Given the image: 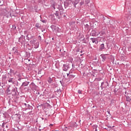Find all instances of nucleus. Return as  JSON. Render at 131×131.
Returning <instances> with one entry per match:
<instances>
[{"label": "nucleus", "mask_w": 131, "mask_h": 131, "mask_svg": "<svg viewBox=\"0 0 131 131\" xmlns=\"http://www.w3.org/2000/svg\"><path fill=\"white\" fill-rule=\"evenodd\" d=\"M6 94L7 95H12V96H17L19 95V93L18 92V88L16 87L13 88V89L10 90V86L6 90Z\"/></svg>", "instance_id": "f257e3e1"}, {"label": "nucleus", "mask_w": 131, "mask_h": 131, "mask_svg": "<svg viewBox=\"0 0 131 131\" xmlns=\"http://www.w3.org/2000/svg\"><path fill=\"white\" fill-rule=\"evenodd\" d=\"M51 28L52 29L53 31H55L56 33L61 32V29L59 28L58 27H57L55 25H52Z\"/></svg>", "instance_id": "f03ea898"}, {"label": "nucleus", "mask_w": 131, "mask_h": 131, "mask_svg": "<svg viewBox=\"0 0 131 131\" xmlns=\"http://www.w3.org/2000/svg\"><path fill=\"white\" fill-rule=\"evenodd\" d=\"M12 118L14 120H15V121H17L19 122L21 119V115L16 114L13 116Z\"/></svg>", "instance_id": "7ed1b4c3"}, {"label": "nucleus", "mask_w": 131, "mask_h": 131, "mask_svg": "<svg viewBox=\"0 0 131 131\" xmlns=\"http://www.w3.org/2000/svg\"><path fill=\"white\" fill-rule=\"evenodd\" d=\"M71 3H72L71 0H66L65 2H64L65 9H66V8H68V7L71 5Z\"/></svg>", "instance_id": "20e7f679"}, {"label": "nucleus", "mask_w": 131, "mask_h": 131, "mask_svg": "<svg viewBox=\"0 0 131 131\" xmlns=\"http://www.w3.org/2000/svg\"><path fill=\"white\" fill-rule=\"evenodd\" d=\"M18 41L19 42H20L21 45H23L25 46V41H26L25 37L22 36L20 37H19L18 39Z\"/></svg>", "instance_id": "39448f33"}, {"label": "nucleus", "mask_w": 131, "mask_h": 131, "mask_svg": "<svg viewBox=\"0 0 131 131\" xmlns=\"http://www.w3.org/2000/svg\"><path fill=\"white\" fill-rule=\"evenodd\" d=\"M69 68H70L69 64L66 63L63 65L62 69L63 71H67Z\"/></svg>", "instance_id": "423d86ee"}, {"label": "nucleus", "mask_w": 131, "mask_h": 131, "mask_svg": "<svg viewBox=\"0 0 131 131\" xmlns=\"http://www.w3.org/2000/svg\"><path fill=\"white\" fill-rule=\"evenodd\" d=\"M0 11L1 12V14H2V15H4V16H6V15L9 13L8 10H7V9H2Z\"/></svg>", "instance_id": "0eeeda50"}, {"label": "nucleus", "mask_w": 131, "mask_h": 131, "mask_svg": "<svg viewBox=\"0 0 131 131\" xmlns=\"http://www.w3.org/2000/svg\"><path fill=\"white\" fill-rule=\"evenodd\" d=\"M91 40H92L93 43H95L96 45H98L99 43V41L98 40V38H90Z\"/></svg>", "instance_id": "6e6552de"}, {"label": "nucleus", "mask_w": 131, "mask_h": 131, "mask_svg": "<svg viewBox=\"0 0 131 131\" xmlns=\"http://www.w3.org/2000/svg\"><path fill=\"white\" fill-rule=\"evenodd\" d=\"M8 82H10L11 83H12V84H15L16 81H15V79L14 78H9L8 80Z\"/></svg>", "instance_id": "1a4fd4ad"}, {"label": "nucleus", "mask_w": 131, "mask_h": 131, "mask_svg": "<svg viewBox=\"0 0 131 131\" xmlns=\"http://www.w3.org/2000/svg\"><path fill=\"white\" fill-rule=\"evenodd\" d=\"M12 52H13L14 55H16V56H18V55H19V52H18V51L17 50V48H16V47L13 48Z\"/></svg>", "instance_id": "9d476101"}, {"label": "nucleus", "mask_w": 131, "mask_h": 131, "mask_svg": "<svg viewBox=\"0 0 131 131\" xmlns=\"http://www.w3.org/2000/svg\"><path fill=\"white\" fill-rule=\"evenodd\" d=\"M103 50H105V45L104 43H102L100 46H99V51L100 52H102Z\"/></svg>", "instance_id": "9b49d317"}, {"label": "nucleus", "mask_w": 131, "mask_h": 131, "mask_svg": "<svg viewBox=\"0 0 131 131\" xmlns=\"http://www.w3.org/2000/svg\"><path fill=\"white\" fill-rule=\"evenodd\" d=\"M33 45L32 46L34 47V49H37L39 47V42H37Z\"/></svg>", "instance_id": "f8f14e48"}, {"label": "nucleus", "mask_w": 131, "mask_h": 131, "mask_svg": "<svg viewBox=\"0 0 131 131\" xmlns=\"http://www.w3.org/2000/svg\"><path fill=\"white\" fill-rule=\"evenodd\" d=\"M96 34H97V32H96V30H93L91 33H90V35L91 36H96Z\"/></svg>", "instance_id": "ddd939ff"}, {"label": "nucleus", "mask_w": 131, "mask_h": 131, "mask_svg": "<svg viewBox=\"0 0 131 131\" xmlns=\"http://www.w3.org/2000/svg\"><path fill=\"white\" fill-rule=\"evenodd\" d=\"M34 36H32L31 34H29L27 35V38L28 39V40H30V39H32Z\"/></svg>", "instance_id": "4468645a"}, {"label": "nucleus", "mask_w": 131, "mask_h": 131, "mask_svg": "<svg viewBox=\"0 0 131 131\" xmlns=\"http://www.w3.org/2000/svg\"><path fill=\"white\" fill-rule=\"evenodd\" d=\"M78 3H79V1L78 0H75V1H73L72 2V4L75 8H76V5H77V4H78Z\"/></svg>", "instance_id": "2eb2a0df"}, {"label": "nucleus", "mask_w": 131, "mask_h": 131, "mask_svg": "<svg viewBox=\"0 0 131 131\" xmlns=\"http://www.w3.org/2000/svg\"><path fill=\"white\" fill-rule=\"evenodd\" d=\"M45 106L48 109H51L52 108V106H51V104L48 103H45Z\"/></svg>", "instance_id": "dca6fc26"}, {"label": "nucleus", "mask_w": 131, "mask_h": 131, "mask_svg": "<svg viewBox=\"0 0 131 131\" xmlns=\"http://www.w3.org/2000/svg\"><path fill=\"white\" fill-rule=\"evenodd\" d=\"M29 84V82L25 81L23 83L21 86H27Z\"/></svg>", "instance_id": "f3484780"}, {"label": "nucleus", "mask_w": 131, "mask_h": 131, "mask_svg": "<svg viewBox=\"0 0 131 131\" xmlns=\"http://www.w3.org/2000/svg\"><path fill=\"white\" fill-rule=\"evenodd\" d=\"M100 56H101V57L102 58V61L103 62H105V61L106 60V55H105L101 54Z\"/></svg>", "instance_id": "a211bd4d"}, {"label": "nucleus", "mask_w": 131, "mask_h": 131, "mask_svg": "<svg viewBox=\"0 0 131 131\" xmlns=\"http://www.w3.org/2000/svg\"><path fill=\"white\" fill-rule=\"evenodd\" d=\"M36 41V39L35 38H34V37L33 38V39L31 40L30 42V43H31V45H33L34 43H35V41Z\"/></svg>", "instance_id": "6ab92c4d"}, {"label": "nucleus", "mask_w": 131, "mask_h": 131, "mask_svg": "<svg viewBox=\"0 0 131 131\" xmlns=\"http://www.w3.org/2000/svg\"><path fill=\"white\" fill-rule=\"evenodd\" d=\"M47 81L49 83H52L53 82V78L51 77L48 78Z\"/></svg>", "instance_id": "aec40b11"}, {"label": "nucleus", "mask_w": 131, "mask_h": 131, "mask_svg": "<svg viewBox=\"0 0 131 131\" xmlns=\"http://www.w3.org/2000/svg\"><path fill=\"white\" fill-rule=\"evenodd\" d=\"M7 114V113H3V111H0V116L2 115H4V117L6 118V115Z\"/></svg>", "instance_id": "412c9836"}, {"label": "nucleus", "mask_w": 131, "mask_h": 131, "mask_svg": "<svg viewBox=\"0 0 131 131\" xmlns=\"http://www.w3.org/2000/svg\"><path fill=\"white\" fill-rule=\"evenodd\" d=\"M92 127L93 128V130L97 131V128H98V125H94Z\"/></svg>", "instance_id": "4be33fe9"}, {"label": "nucleus", "mask_w": 131, "mask_h": 131, "mask_svg": "<svg viewBox=\"0 0 131 131\" xmlns=\"http://www.w3.org/2000/svg\"><path fill=\"white\" fill-rule=\"evenodd\" d=\"M54 15H55L58 19H60V17H59V11H56L55 13H54Z\"/></svg>", "instance_id": "5701e85b"}, {"label": "nucleus", "mask_w": 131, "mask_h": 131, "mask_svg": "<svg viewBox=\"0 0 131 131\" xmlns=\"http://www.w3.org/2000/svg\"><path fill=\"white\" fill-rule=\"evenodd\" d=\"M35 27L37 29H38V28H40V24H39V23H36L35 24Z\"/></svg>", "instance_id": "b1692460"}, {"label": "nucleus", "mask_w": 131, "mask_h": 131, "mask_svg": "<svg viewBox=\"0 0 131 131\" xmlns=\"http://www.w3.org/2000/svg\"><path fill=\"white\" fill-rule=\"evenodd\" d=\"M27 109H29V110H32V109H33V107H32V106H31L29 104L27 105Z\"/></svg>", "instance_id": "393cba45"}, {"label": "nucleus", "mask_w": 131, "mask_h": 131, "mask_svg": "<svg viewBox=\"0 0 131 131\" xmlns=\"http://www.w3.org/2000/svg\"><path fill=\"white\" fill-rule=\"evenodd\" d=\"M51 7H53V9H54V10L56 9V3L55 2H54L52 5Z\"/></svg>", "instance_id": "a878e982"}, {"label": "nucleus", "mask_w": 131, "mask_h": 131, "mask_svg": "<svg viewBox=\"0 0 131 131\" xmlns=\"http://www.w3.org/2000/svg\"><path fill=\"white\" fill-rule=\"evenodd\" d=\"M63 131H70L69 128L67 127H63Z\"/></svg>", "instance_id": "bb28decb"}, {"label": "nucleus", "mask_w": 131, "mask_h": 131, "mask_svg": "<svg viewBox=\"0 0 131 131\" xmlns=\"http://www.w3.org/2000/svg\"><path fill=\"white\" fill-rule=\"evenodd\" d=\"M126 101H127V102H130V101H131V98H130V97H129V96H127V97H126Z\"/></svg>", "instance_id": "cd10ccee"}, {"label": "nucleus", "mask_w": 131, "mask_h": 131, "mask_svg": "<svg viewBox=\"0 0 131 131\" xmlns=\"http://www.w3.org/2000/svg\"><path fill=\"white\" fill-rule=\"evenodd\" d=\"M42 106H43V104H38V105H37V108H38V110H39V108L42 107Z\"/></svg>", "instance_id": "c85d7f7f"}, {"label": "nucleus", "mask_w": 131, "mask_h": 131, "mask_svg": "<svg viewBox=\"0 0 131 131\" xmlns=\"http://www.w3.org/2000/svg\"><path fill=\"white\" fill-rule=\"evenodd\" d=\"M73 126H74V127H77V126H78L77 123H76V122H74L73 123Z\"/></svg>", "instance_id": "c756f323"}, {"label": "nucleus", "mask_w": 131, "mask_h": 131, "mask_svg": "<svg viewBox=\"0 0 131 131\" xmlns=\"http://www.w3.org/2000/svg\"><path fill=\"white\" fill-rule=\"evenodd\" d=\"M99 34H100V35H104V34H105V32L101 31Z\"/></svg>", "instance_id": "7c9ffc66"}, {"label": "nucleus", "mask_w": 131, "mask_h": 131, "mask_svg": "<svg viewBox=\"0 0 131 131\" xmlns=\"http://www.w3.org/2000/svg\"><path fill=\"white\" fill-rule=\"evenodd\" d=\"M103 85H104V82H101V85L100 86L101 90H103L104 89V87H103Z\"/></svg>", "instance_id": "2f4dec72"}, {"label": "nucleus", "mask_w": 131, "mask_h": 131, "mask_svg": "<svg viewBox=\"0 0 131 131\" xmlns=\"http://www.w3.org/2000/svg\"><path fill=\"white\" fill-rule=\"evenodd\" d=\"M4 5V0H0V6Z\"/></svg>", "instance_id": "473e14b6"}, {"label": "nucleus", "mask_w": 131, "mask_h": 131, "mask_svg": "<svg viewBox=\"0 0 131 131\" xmlns=\"http://www.w3.org/2000/svg\"><path fill=\"white\" fill-rule=\"evenodd\" d=\"M51 86H53V88H56L57 87V84H56L55 83H52L51 84Z\"/></svg>", "instance_id": "72a5a7b5"}, {"label": "nucleus", "mask_w": 131, "mask_h": 131, "mask_svg": "<svg viewBox=\"0 0 131 131\" xmlns=\"http://www.w3.org/2000/svg\"><path fill=\"white\" fill-rule=\"evenodd\" d=\"M75 76H74V75H72V74H70L69 75V77H70V78H73L75 77Z\"/></svg>", "instance_id": "f704fd0d"}, {"label": "nucleus", "mask_w": 131, "mask_h": 131, "mask_svg": "<svg viewBox=\"0 0 131 131\" xmlns=\"http://www.w3.org/2000/svg\"><path fill=\"white\" fill-rule=\"evenodd\" d=\"M56 93H58V94H61V89H58L56 91Z\"/></svg>", "instance_id": "c9c22d12"}, {"label": "nucleus", "mask_w": 131, "mask_h": 131, "mask_svg": "<svg viewBox=\"0 0 131 131\" xmlns=\"http://www.w3.org/2000/svg\"><path fill=\"white\" fill-rule=\"evenodd\" d=\"M78 94H82V91L80 90H78Z\"/></svg>", "instance_id": "e433bc0d"}, {"label": "nucleus", "mask_w": 131, "mask_h": 131, "mask_svg": "<svg viewBox=\"0 0 131 131\" xmlns=\"http://www.w3.org/2000/svg\"><path fill=\"white\" fill-rule=\"evenodd\" d=\"M12 29L15 30L16 29V26L15 25H12Z\"/></svg>", "instance_id": "4c0bfd02"}, {"label": "nucleus", "mask_w": 131, "mask_h": 131, "mask_svg": "<svg viewBox=\"0 0 131 131\" xmlns=\"http://www.w3.org/2000/svg\"><path fill=\"white\" fill-rule=\"evenodd\" d=\"M106 112L108 113V116H111V114H110V111H107Z\"/></svg>", "instance_id": "58836bf2"}, {"label": "nucleus", "mask_w": 131, "mask_h": 131, "mask_svg": "<svg viewBox=\"0 0 131 131\" xmlns=\"http://www.w3.org/2000/svg\"><path fill=\"white\" fill-rule=\"evenodd\" d=\"M3 93H4V91L3 90V89H0V95H2Z\"/></svg>", "instance_id": "ea45409f"}, {"label": "nucleus", "mask_w": 131, "mask_h": 131, "mask_svg": "<svg viewBox=\"0 0 131 131\" xmlns=\"http://www.w3.org/2000/svg\"><path fill=\"white\" fill-rule=\"evenodd\" d=\"M83 4H84V2H81L80 3V6H82V5H83Z\"/></svg>", "instance_id": "a19ab883"}, {"label": "nucleus", "mask_w": 131, "mask_h": 131, "mask_svg": "<svg viewBox=\"0 0 131 131\" xmlns=\"http://www.w3.org/2000/svg\"><path fill=\"white\" fill-rule=\"evenodd\" d=\"M84 26H85V28H89V25L86 24L84 25Z\"/></svg>", "instance_id": "79ce46f5"}, {"label": "nucleus", "mask_w": 131, "mask_h": 131, "mask_svg": "<svg viewBox=\"0 0 131 131\" xmlns=\"http://www.w3.org/2000/svg\"><path fill=\"white\" fill-rule=\"evenodd\" d=\"M6 124V123H3L2 124V127H5V125Z\"/></svg>", "instance_id": "37998d69"}, {"label": "nucleus", "mask_w": 131, "mask_h": 131, "mask_svg": "<svg viewBox=\"0 0 131 131\" xmlns=\"http://www.w3.org/2000/svg\"><path fill=\"white\" fill-rule=\"evenodd\" d=\"M23 105H24V106H25V107H27V105H28V104H27L25 103H23Z\"/></svg>", "instance_id": "c03bdc74"}, {"label": "nucleus", "mask_w": 131, "mask_h": 131, "mask_svg": "<svg viewBox=\"0 0 131 131\" xmlns=\"http://www.w3.org/2000/svg\"><path fill=\"white\" fill-rule=\"evenodd\" d=\"M41 21L42 22V23H46V20H41Z\"/></svg>", "instance_id": "a18cd8bd"}, {"label": "nucleus", "mask_w": 131, "mask_h": 131, "mask_svg": "<svg viewBox=\"0 0 131 131\" xmlns=\"http://www.w3.org/2000/svg\"><path fill=\"white\" fill-rule=\"evenodd\" d=\"M38 38L40 40H41V36H38Z\"/></svg>", "instance_id": "49530a36"}, {"label": "nucleus", "mask_w": 131, "mask_h": 131, "mask_svg": "<svg viewBox=\"0 0 131 131\" xmlns=\"http://www.w3.org/2000/svg\"><path fill=\"white\" fill-rule=\"evenodd\" d=\"M107 127L108 128H112V126H108Z\"/></svg>", "instance_id": "de8ad7c7"}, {"label": "nucleus", "mask_w": 131, "mask_h": 131, "mask_svg": "<svg viewBox=\"0 0 131 131\" xmlns=\"http://www.w3.org/2000/svg\"><path fill=\"white\" fill-rule=\"evenodd\" d=\"M21 79H22L21 78H19L18 79V80L19 81H21Z\"/></svg>", "instance_id": "09e8293b"}, {"label": "nucleus", "mask_w": 131, "mask_h": 131, "mask_svg": "<svg viewBox=\"0 0 131 131\" xmlns=\"http://www.w3.org/2000/svg\"><path fill=\"white\" fill-rule=\"evenodd\" d=\"M6 128H9V126H8V125H6Z\"/></svg>", "instance_id": "8fccbe9b"}, {"label": "nucleus", "mask_w": 131, "mask_h": 131, "mask_svg": "<svg viewBox=\"0 0 131 131\" xmlns=\"http://www.w3.org/2000/svg\"><path fill=\"white\" fill-rule=\"evenodd\" d=\"M69 73L71 74V73H72V71H70Z\"/></svg>", "instance_id": "3c124183"}, {"label": "nucleus", "mask_w": 131, "mask_h": 131, "mask_svg": "<svg viewBox=\"0 0 131 131\" xmlns=\"http://www.w3.org/2000/svg\"><path fill=\"white\" fill-rule=\"evenodd\" d=\"M62 81H60V82L62 85H63V84L62 83Z\"/></svg>", "instance_id": "603ef678"}, {"label": "nucleus", "mask_w": 131, "mask_h": 131, "mask_svg": "<svg viewBox=\"0 0 131 131\" xmlns=\"http://www.w3.org/2000/svg\"><path fill=\"white\" fill-rule=\"evenodd\" d=\"M102 18L103 19V20H105V17L102 16Z\"/></svg>", "instance_id": "864d4df0"}, {"label": "nucleus", "mask_w": 131, "mask_h": 131, "mask_svg": "<svg viewBox=\"0 0 131 131\" xmlns=\"http://www.w3.org/2000/svg\"><path fill=\"white\" fill-rule=\"evenodd\" d=\"M89 3H90V1H89V0H88V1H87V4H89Z\"/></svg>", "instance_id": "5fc2aeb1"}, {"label": "nucleus", "mask_w": 131, "mask_h": 131, "mask_svg": "<svg viewBox=\"0 0 131 131\" xmlns=\"http://www.w3.org/2000/svg\"><path fill=\"white\" fill-rule=\"evenodd\" d=\"M45 121H48V120L47 119H45Z\"/></svg>", "instance_id": "6e6d98bb"}, {"label": "nucleus", "mask_w": 131, "mask_h": 131, "mask_svg": "<svg viewBox=\"0 0 131 131\" xmlns=\"http://www.w3.org/2000/svg\"><path fill=\"white\" fill-rule=\"evenodd\" d=\"M69 74H70V73H69V74H67V76H69Z\"/></svg>", "instance_id": "4d7b16f0"}, {"label": "nucleus", "mask_w": 131, "mask_h": 131, "mask_svg": "<svg viewBox=\"0 0 131 131\" xmlns=\"http://www.w3.org/2000/svg\"><path fill=\"white\" fill-rule=\"evenodd\" d=\"M79 52V49L77 50V52Z\"/></svg>", "instance_id": "13d9d810"}, {"label": "nucleus", "mask_w": 131, "mask_h": 131, "mask_svg": "<svg viewBox=\"0 0 131 131\" xmlns=\"http://www.w3.org/2000/svg\"><path fill=\"white\" fill-rule=\"evenodd\" d=\"M114 93H117V92L116 91V90H114Z\"/></svg>", "instance_id": "bf43d9fd"}, {"label": "nucleus", "mask_w": 131, "mask_h": 131, "mask_svg": "<svg viewBox=\"0 0 131 131\" xmlns=\"http://www.w3.org/2000/svg\"><path fill=\"white\" fill-rule=\"evenodd\" d=\"M2 86V83L0 82V86Z\"/></svg>", "instance_id": "052dcab7"}, {"label": "nucleus", "mask_w": 131, "mask_h": 131, "mask_svg": "<svg viewBox=\"0 0 131 131\" xmlns=\"http://www.w3.org/2000/svg\"><path fill=\"white\" fill-rule=\"evenodd\" d=\"M0 131H2V128H0Z\"/></svg>", "instance_id": "680f3d73"}, {"label": "nucleus", "mask_w": 131, "mask_h": 131, "mask_svg": "<svg viewBox=\"0 0 131 131\" xmlns=\"http://www.w3.org/2000/svg\"><path fill=\"white\" fill-rule=\"evenodd\" d=\"M125 94H126V91L125 92Z\"/></svg>", "instance_id": "e2e57ef3"}, {"label": "nucleus", "mask_w": 131, "mask_h": 131, "mask_svg": "<svg viewBox=\"0 0 131 131\" xmlns=\"http://www.w3.org/2000/svg\"><path fill=\"white\" fill-rule=\"evenodd\" d=\"M80 53H82V51H80Z\"/></svg>", "instance_id": "0e129e2a"}, {"label": "nucleus", "mask_w": 131, "mask_h": 131, "mask_svg": "<svg viewBox=\"0 0 131 131\" xmlns=\"http://www.w3.org/2000/svg\"><path fill=\"white\" fill-rule=\"evenodd\" d=\"M42 120H43V118H42Z\"/></svg>", "instance_id": "69168bd1"}, {"label": "nucleus", "mask_w": 131, "mask_h": 131, "mask_svg": "<svg viewBox=\"0 0 131 131\" xmlns=\"http://www.w3.org/2000/svg\"><path fill=\"white\" fill-rule=\"evenodd\" d=\"M80 56H82V54H81Z\"/></svg>", "instance_id": "338daca9"}, {"label": "nucleus", "mask_w": 131, "mask_h": 131, "mask_svg": "<svg viewBox=\"0 0 131 131\" xmlns=\"http://www.w3.org/2000/svg\"><path fill=\"white\" fill-rule=\"evenodd\" d=\"M52 39L54 40V38H52Z\"/></svg>", "instance_id": "774afa93"}]
</instances>
